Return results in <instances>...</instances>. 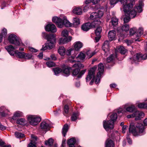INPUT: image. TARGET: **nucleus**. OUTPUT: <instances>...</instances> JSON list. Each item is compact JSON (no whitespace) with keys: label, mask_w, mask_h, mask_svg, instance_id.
<instances>
[{"label":"nucleus","mask_w":147,"mask_h":147,"mask_svg":"<svg viewBox=\"0 0 147 147\" xmlns=\"http://www.w3.org/2000/svg\"><path fill=\"white\" fill-rule=\"evenodd\" d=\"M103 15V12L100 10H99L97 12H92L90 15V18L94 21L91 23L88 22L83 24L81 26L82 29L84 31H87L91 28H95L100 23L99 18H101Z\"/></svg>","instance_id":"nucleus-1"},{"label":"nucleus","mask_w":147,"mask_h":147,"mask_svg":"<svg viewBox=\"0 0 147 147\" xmlns=\"http://www.w3.org/2000/svg\"><path fill=\"white\" fill-rule=\"evenodd\" d=\"M42 36L44 38L47 39L48 43L45 44L41 49L45 50L47 49H51L54 46L55 43L56 39L53 34H48L45 32H42Z\"/></svg>","instance_id":"nucleus-2"},{"label":"nucleus","mask_w":147,"mask_h":147,"mask_svg":"<svg viewBox=\"0 0 147 147\" xmlns=\"http://www.w3.org/2000/svg\"><path fill=\"white\" fill-rule=\"evenodd\" d=\"M117 118V114L116 113H113L110 116V120L103 121V127L107 131L113 129L114 122Z\"/></svg>","instance_id":"nucleus-3"},{"label":"nucleus","mask_w":147,"mask_h":147,"mask_svg":"<svg viewBox=\"0 0 147 147\" xmlns=\"http://www.w3.org/2000/svg\"><path fill=\"white\" fill-rule=\"evenodd\" d=\"M144 128L143 125L141 123H138L136 127L133 124H131L129 128V131L134 136L139 135V134L143 133L144 131Z\"/></svg>","instance_id":"nucleus-4"},{"label":"nucleus","mask_w":147,"mask_h":147,"mask_svg":"<svg viewBox=\"0 0 147 147\" xmlns=\"http://www.w3.org/2000/svg\"><path fill=\"white\" fill-rule=\"evenodd\" d=\"M133 7L132 4L124 6L123 7V11L125 13V16H128L131 18L135 17L137 13L136 10L133 9Z\"/></svg>","instance_id":"nucleus-5"},{"label":"nucleus","mask_w":147,"mask_h":147,"mask_svg":"<svg viewBox=\"0 0 147 147\" xmlns=\"http://www.w3.org/2000/svg\"><path fill=\"white\" fill-rule=\"evenodd\" d=\"M96 68V67L94 66L91 68L89 70L88 75L86 78L87 81H89L92 78V80L90 82V85H92L94 80L95 76V71Z\"/></svg>","instance_id":"nucleus-6"},{"label":"nucleus","mask_w":147,"mask_h":147,"mask_svg":"<svg viewBox=\"0 0 147 147\" xmlns=\"http://www.w3.org/2000/svg\"><path fill=\"white\" fill-rule=\"evenodd\" d=\"M30 124L32 125H37L41 121V118L36 116L29 115L27 117Z\"/></svg>","instance_id":"nucleus-7"},{"label":"nucleus","mask_w":147,"mask_h":147,"mask_svg":"<svg viewBox=\"0 0 147 147\" xmlns=\"http://www.w3.org/2000/svg\"><path fill=\"white\" fill-rule=\"evenodd\" d=\"M104 67L102 63H100L98 64V71L97 73L96 77L95 80V82L96 84H98L100 82V77L103 74L104 70Z\"/></svg>","instance_id":"nucleus-8"},{"label":"nucleus","mask_w":147,"mask_h":147,"mask_svg":"<svg viewBox=\"0 0 147 147\" xmlns=\"http://www.w3.org/2000/svg\"><path fill=\"white\" fill-rule=\"evenodd\" d=\"M147 59V54H144L142 55V54L140 53L137 54L136 55H134L132 58V63H137V62L140 61L142 60H145Z\"/></svg>","instance_id":"nucleus-9"},{"label":"nucleus","mask_w":147,"mask_h":147,"mask_svg":"<svg viewBox=\"0 0 147 147\" xmlns=\"http://www.w3.org/2000/svg\"><path fill=\"white\" fill-rule=\"evenodd\" d=\"M9 42L16 46H19L20 44V40L16 35L13 34H11L9 35L8 38Z\"/></svg>","instance_id":"nucleus-10"},{"label":"nucleus","mask_w":147,"mask_h":147,"mask_svg":"<svg viewBox=\"0 0 147 147\" xmlns=\"http://www.w3.org/2000/svg\"><path fill=\"white\" fill-rule=\"evenodd\" d=\"M73 67L76 68L73 70L72 74L74 76H76L79 73L80 69L84 67V65L80 63H76L73 65Z\"/></svg>","instance_id":"nucleus-11"},{"label":"nucleus","mask_w":147,"mask_h":147,"mask_svg":"<svg viewBox=\"0 0 147 147\" xmlns=\"http://www.w3.org/2000/svg\"><path fill=\"white\" fill-rule=\"evenodd\" d=\"M134 118H135V120H138L141 119L144 116V113L141 111H137L133 113Z\"/></svg>","instance_id":"nucleus-12"},{"label":"nucleus","mask_w":147,"mask_h":147,"mask_svg":"<svg viewBox=\"0 0 147 147\" xmlns=\"http://www.w3.org/2000/svg\"><path fill=\"white\" fill-rule=\"evenodd\" d=\"M45 29L47 31H51L52 32H55L57 29L55 26L52 24H48L45 27Z\"/></svg>","instance_id":"nucleus-13"},{"label":"nucleus","mask_w":147,"mask_h":147,"mask_svg":"<svg viewBox=\"0 0 147 147\" xmlns=\"http://www.w3.org/2000/svg\"><path fill=\"white\" fill-rule=\"evenodd\" d=\"M52 21L55 23L57 26L59 28H62L63 24L62 22V19L57 17H55L52 18Z\"/></svg>","instance_id":"nucleus-14"},{"label":"nucleus","mask_w":147,"mask_h":147,"mask_svg":"<svg viewBox=\"0 0 147 147\" xmlns=\"http://www.w3.org/2000/svg\"><path fill=\"white\" fill-rule=\"evenodd\" d=\"M16 48V47H13L11 45L5 47V49L11 55H14L15 53L14 50Z\"/></svg>","instance_id":"nucleus-15"},{"label":"nucleus","mask_w":147,"mask_h":147,"mask_svg":"<svg viewBox=\"0 0 147 147\" xmlns=\"http://www.w3.org/2000/svg\"><path fill=\"white\" fill-rule=\"evenodd\" d=\"M102 49L105 53H107L109 50V42L107 40L105 42L102 47Z\"/></svg>","instance_id":"nucleus-16"},{"label":"nucleus","mask_w":147,"mask_h":147,"mask_svg":"<svg viewBox=\"0 0 147 147\" xmlns=\"http://www.w3.org/2000/svg\"><path fill=\"white\" fill-rule=\"evenodd\" d=\"M108 38L110 41L116 39V32L114 30L110 31L108 33Z\"/></svg>","instance_id":"nucleus-17"},{"label":"nucleus","mask_w":147,"mask_h":147,"mask_svg":"<svg viewBox=\"0 0 147 147\" xmlns=\"http://www.w3.org/2000/svg\"><path fill=\"white\" fill-rule=\"evenodd\" d=\"M41 129L43 130H49L50 128L49 124L47 121H43L42 122L40 125Z\"/></svg>","instance_id":"nucleus-18"},{"label":"nucleus","mask_w":147,"mask_h":147,"mask_svg":"<svg viewBox=\"0 0 147 147\" xmlns=\"http://www.w3.org/2000/svg\"><path fill=\"white\" fill-rule=\"evenodd\" d=\"M62 22L63 24L62 27L64 25L66 27L72 26V23H70L67 20L65 16L64 17L63 19H62Z\"/></svg>","instance_id":"nucleus-19"},{"label":"nucleus","mask_w":147,"mask_h":147,"mask_svg":"<svg viewBox=\"0 0 147 147\" xmlns=\"http://www.w3.org/2000/svg\"><path fill=\"white\" fill-rule=\"evenodd\" d=\"M76 142V139L74 138H72L68 140L67 143L69 147H75L74 145Z\"/></svg>","instance_id":"nucleus-20"},{"label":"nucleus","mask_w":147,"mask_h":147,"mask_svg":"<svg viewBox=\"0 0 147 147\" xmlns=\"http://www.w3.org/2000/svg\"><path fill=\"white\" fill-rule=\"evenodd\" d=\"M114 144L112 140L108 139L105 143V147H113Z\"/></svg>","instance_id":"nucleus-21"},{"label":"nucleus","mask_w":147,"mask_h":147,"mask_svg":"<svg viewBox=\"0 0 147 147\" xmlns=\"http://www.w3.org/2000/svg\"><path fill=\"white\" fill-rule=\"evenodd\" d=\"M82 46V43L80 41L76 42L74 44V48L76 51H78Z\"/></svg>","instance_id":"nucleus-22"},{"label":"nucleus","mask_w":147,"mask_h":147,"mask_svg":"<svg viewBox=\"0 0 147 147\" xmlns=\"http://www.w3.org/2000/svg\"><path fill=\"white\" fill-rule=\"evenodd\" d=\"M80 24V22L79 18L75 17L73 18V23H72V26L76 27Z\"/></svg>","instance_id":"nucleus-23"},{"label":"nucleus","mask_w":147,"mask_h":147,"mask_svg":"<svg viewBox=\"0 0 147 147\" xmlns=\"http://www.w3.org/2000/svg\"><path fill=\"white\" fill-rule=\"evenodd\" d=\"M73 12L77 15H80L82 13V9L80 7H76L74 8L73 10Z\"/></svg>","instance_id":"nucleus-24"},{"label":"nucleus","mask_w":147,"mask_h":147,"mask_svg":"<svg viewBox=\"0 0 147 147\" xmlns=\"http://www.w3.org/2000/svg\"><path fill=\"white\" fill-rule=\"evenodd\" d=\"M71 68L70 67H67L64 69L62 71L64 76H69L70 75V70Z\"/></svg>","instance_id":"nucleus-25"},{"label":"nucleus","mask_w":147,"mask_h":147,"mask_svg":"<svg viewBox=\"0 0 147 147\" xmlns=\"http://www.w3.org/2000/svg\"><path fill=\"white\" fill-rule=\"evenodd\" d=\"M58 52L61 55H63L65 53V49L63 47H60L58 49Z\"/></svg>","instance_id":"nucleus-26"},{"label":"nucleus","mask_w":147,"mask_h":147,"mask_svg":"<svg viewBox=\"0 0 147 147\" xmlns=\"http://www.w3.org/2000/svg\"><path fill=\"white\" fill-rule=\"evenodd\" d=\"M68 129V125L67 124H65L62 129V134L63 136L65 137L66 133L67 132Z\"/></svg>","instance_id":"nucleus-27"},{"label":"nucleus","mask_w":147,"mask_h":147,"mask_svg":"<svg viewBox=\"0 0 147 147\" xmlns=\"http://www.w3.org/2000/svg\"><path fill=\"white\" fill-rule=\"evenodd\" d=\"M143 3L141 1H139V5L136 7V9H137L138 12L140 13L142 11V6H143Z\"/></svg>","instance_id":"nucleus-28"},{"label":"nucleus","mask_w":147,"mask_h":147,"mask_svg":"<svg viewBox=\"0 0 147 147\" xmlns=\"http://www.w3.org/2000/svg\"><path fill=\"white\" fill-rule=\"evenodd\" d=\"M117 49H118V51L121 54H124L126 52V50L122 46H121L119 47H118Z\"/></svg>","instance_id":"nucleus-29"},{"label":"nucleus","mask_w":147,"mask_h":147,"mask_svg":"<svg viewBox=\"0 0 147 147\" xmlns=\"http://www.w3.org/2000/svg\"><path fill=\"white\" fill-rule=\"evenodd\" d=\"M135 108L134 105H131L127 107L126 109L127 111L131 113L134 111L135 110Z\"/></svg>","instance_id":"nucleus-30"},{"label":"nucleus","mask_w":147,"mask_h":147,"mask_svg":"<svg viewBox=\"0 0 147 147\" xmlns=\"http://www.w3.org/2000/svg\"><path fill=\"white\" fill-rule=\"evenodd\" d=\"M118 20L116 18H112L111 19V22L113 26H115L118 24Z\"/></svg>","instance_id":"nucleus-31"},{"label":"nucleus","mask_w":147,"mask_h":147,"mask_svg":"<svg viewBox=\"0 0 147 147\" xmlns=\"http://www.w3.org/2000/svg\"><path fill=\"white\" fill-rule=\"evenodd\" d=\"M116 55H111L110 56L108 57L107 59V63H110L112 61L115 59V57H116Z\"/></svg>","instance_id":"nucleus-32"},{"label":"nucleus","mask_w":147,"mask_h":147,"mask_svg":"<svg viewBox=\"0 0 147 147\" xmlns=\"http://www.w3.org/2000/svg\"><path fill=\"white\" fill-rule=\"evenodd\" d=\"M53 70L55 74L57 75L62 71L61 69L59 67H56L53 69Z\"/></svg>","instance_id":"nucleus-33"},{"label":"nucleus","mask_w":147,"mask_h":147,"mask_svg":"<svg viewBox=\"0 0 147 147\" xmlns=\"http://www.w3.org/2000/svg\"><path fill=\"white\" fill-rule=\"evenodd\" d=\"M137 30L136 28H131L129 30V34L130 35H133L134 34L137 36Z\"/></svg>","instance_id":"nucleus-34"},{"label":"nucleus","mask_w":147,"mask_h":147,"mask_svg":"<svg viewBox=\"0 0 147 147\" xmlns=\"http://www.w3.org/2000/svg\"><path fill=\"white\" fill-rule=\"evenodd\" d=\"M121 29L122 31L126 32L129 30V26L128 24H124L121 26Z\"/></svg>","instance_id":"nucleus-35"},{"label":"nucleus","mask_w":147,"mask_h":147,"mask_svg":"<svg viewBox=\"0 0 147 147\" xmlns=\"http://www.w3.org/2000/svg\"><path fill=\"white\" fill-rule=\"evenodd\" d=\"M102 28L100 26L98 27L95 31V34L96 36H99L100 35V34L102 31Z\"/></svg>","instance_id":"nucleus-36"},{"label":"nucleus","mask_w":147,"mask_h":147,"mask_svg":"<svg viewBox=\"0 0 147 147\" xmlns=\"http://www.w3.org/2000/svg\"><path fill=\"white\" fill-rule=\"evenodd\" d=\"M53 140L52 138H50L45 142V144L49 146H51L53 144Z\"/></svg>","instance_id":"nucleus-37"},{"label":"nucleus","mask_w":147,"mask_h":147,"mask_svg":"<svg viewBox=\"0 0 147 147\" xmlns=\"http://www.w3.org/2000/svg\"><path fill=\"white\" fill-rule=\"evenodd\" d=\"M16 122L18 124L23 125H24L26 123V121L24 119L21 118L18 119Z\"/></svg>","instance_id":"nucleus-38"},{"label":"nucleus","mask_w":147,"mask_h":147,"mask_svg":"<svg viewBox=\"0 0 147 147\" xmlns=\"http://www.w3.org/2000/svg\"><path fill=\"white\" fill-rule=\"evenodd\" d=\"M16 55L20 58H24L25 57V53L24 52H18L16 53Z\"/></svg>","instance_id":"nucleus-39"},{"label":"nucleus","mask_w":147,"mask_h":147,"mask_svg":"<svg viewBox=\"0 0 147 147\" xmlns=\"http://www.w3.org/2000/svg\"><path fill=\"white\" fill-rule=\"evenodd\" d=\"M22 113L21 112L19 111H17L14 114L13 117V119H15V117H20L22 116Z\"/></svg>","instance_id":"nucleus-40"},{"label":"nucleus","mask_w":147,"mask_h":147,"mask_svg":"<svg viewBox=\"0 0 147 147\" xmlns=\"http://www.w3.org/2000/svg\"><path fill=\"white\" fill-rule=\"evenodd\" d=\"M79 115V113H74L71 117V121H75L77 119Z\"/></svg>","instance_id":"nucleus-41"},{"label":"nucleus","mask_w":147,"mask_h":147,"mask_svg":"<svg viewBox=\"0 0 147 147\" xmlns=\"http://www.w3.org/2000/svg\"><path fill=\"white\" fill-rule=\"evenodd\" d=\"M16 136L18 138H21L24 137V135L18 132H16L15 133Z\"/></svg>","instance_id":"nucleus-42"},{"label":"nucleus","mask_w":147,"mask_h":147,"mask_svg":"<svg viewBox=\"0 0 147 147\" xmlns=\"http://www.w3.org/2000/svg\"><path fill=\"white\" fill-rule=\"evenodd\" d=\"M138 107L140 108L147 109V103L143 102L139 103L138 105Z\"/></svg>","instance_id":"nucleus-43"},{"label":"nucleus","mask_w":147,"mask_h":147,"mask_svg":"<svg viewBox=\"0 0 147 147\" xmlns=\"http://www.w3.org/2000/svg\"><path fill=\"white\" fill-rule=\"evenodd\" d=\"M47 66L49 67H54L55 65V63L51 61H48L46 63Z\"/></svg>","instance_id":"nucleus-44"},{"label":"nucleus","mask_w":147,"mask_h":147,"mask_svg":"<svg viewBox=\"0 0 147 147\" xmlns=\"http://www.w3.org/2000/svg\"><path fill=\"white\" fill-rule=\"evenodd\" d=\"M143 33V29L142 27L139 28L138 31L137 32V36H141Z\"/></svg>","instance_id":"nucleus-45"},{"label":"nucleus","mask_w":147,"mask_h":147,"mask_svg":"<svg viewBox=\"0 0 147 147\" xmlns=\"http://www.w3.org/2000/svg\"><path fill=\"white\" fill-rule=\"evenodd\" d=\"M85 55L84 53H81L78 55L77 58L78 59L83 60L85 59Z\"/></svg>","instance_id":"nucleus-46"},{"label":"nucleus","mask_w":147,"mask_h":147,"mask_svg":"<svg viewBox=\"0 0 147 147\" xmlns=\"http://www.w3.org/2000/svg\"><path fill=\"white\" fill-rule=\"evenodd\" d=\"M66 39L65 38L63 39V38H60L59 41V44H64L67 43Z\"/></svg>","instance_id":"nucleus-47"},{"label":"nucleus","mask_w":147,"mask_h":147,"mask_svg":"<svg viewBox=\"0 0 147 147\" xmlns=\"http://www.w3.org/2000/svg\"><path fill=\"white\" fill-rule=\"evenodd\" d=\"M69 111V107L67 105H65L64 107V112H63V114L65 115L66 114H68Z\"/></svg>","instance_id":"nucleus-48"},{"label":"nucleus","mask_w":147,"mask_h":147,"mask_svg":"<svg viewBox=\"0 0 147 147\" xmlns=\"http://www.w3.org/2000/svg\"><path fill=\"white\" fill-rule=\"evenodd\" d=\"M95 53L92 52L90 51H88L86 53V55L88 56L89 58L92 57L94 55Z\"/></svg>","instance_id":"nucleus-49"},{"label":"nucleus","mask_w":147,"mask_h":147,"mask_svg":"<svg viewBox=\"0 0 147 147\" xmlns=\"http://www.w3.org/2000/svg\"><path fill=\"white\" fill-rule=\"evenodd\" d=\"M36 143V142H33V140H32L31 141L30 143L28 144V147H37L35 145Z\"/></svg>","instance_id":"nucleus-50"},{"label":"nucleus","mask_w":147,"mask_h":147,"mask_svg":"<svg viewBox=\"0 0 147 147\" xmlns=\"http://www.w3.org/2000/svg\"><path fill=\"white\" fill-rule=\"evenodd\" d=\"M62 35L64 37H66L68 35V32L66 30H63L62 32Z\"/></svg>","instance_id":"nucleus-51"},{"label":"nucleus","mask_w":147,"mask_h":147,"mask_svg":"<svg viewBox=\"0 0 147 147\" xmlns=\"http://www.w3.org/2000/svg\"><path fill=\"white\" fill-rule=\"evenodd\" d=\"M125 17L123 19L124 23H126L128 22L130 20L131 18L128 16H125Z\"/></svg>","instance_id":"nucleus-52"},{"label":"nucleus","mask_w":147,"mask_h":147,"mask_svg":"<svg viewBox=\"0 0 147 147\" xmlns=\"http://www.w3.org/2000/svg\"><path fill=\"white\" fill-rule=\"evenodd\" d=\"M32 53L26 54L25 53V57L24 58L28 59H30L32 57Z\"/></svg>","instance_id":"nucleus-53"},{"label":"nucleus","mask_w":147,"mask_h":147,"mask_svg":"<svg viewBox=\"0 0 147 147\" xmlns=\"http://www.w3.org/2000/svg\"><path fill=\"white\" fill-rule=\"evenodd\" d=\"M86 71V69L82 70L78 74L77 77L78 78H80L85 73Z\"/></svg>","instance_id":"nucleus-54"},{"label":"nucleus","mask_w":147,"mask_h":147,"mask_svg":"<svg viewBox=\"0 0 147 147\" xmlns=\"http://www.w3.org/2000/svg\"><path fill=\"white\" fill-rule=\"evenodd\" d=\"M120 1L123 5V7L125 5H129V4H131V3L127 4V0H121Z\"/></svg>","instance_id":"nucleus-55"},{"label":"nucleus","mask_w":147,"mask_h":147,"mask_svg":"<svg viewBox=\"0 0 147 147\" xmlns=\"http://www.w3.org/2000/svg\"><path fill=\"white\" fill-rule=\"evenodd\" d=\"M74 51V50L72 49H70L66 51V54L68 56H69L72 53V51Z\"/></svg>","instance_id":"nucleus-56"},{"label":"nucleus","mask_w":147,"mask_h":147,"mask_svg":"<svg viewBox=\"0 0 147 147\" xmlns=\"http://www.w3.org/2000/svg\"><path fill=\"white\" fill-rule=\"evenodd\" d=\"M127 125L123 126L122 127V132L123 133H125V130L127 128Z\"/></svg>","instance_id":"nucleus-57"},{"label":"nucleus","mask_w":147,"mask_h":147,"mask_svg":"<svg viewBox=\"0 0 147 147\" xmlns=\"http://www.w3.org/2000/svg\"><path fill=\"white\" fill-rule=\"evenodd\" d=\"M29 49L30 51L32 52H37V50L32 47H29Z\"/></svg>","instance_id":"nucleus-58"},{"label":"nucleus","mask_w":147,"mask_h":147,"mask_svg":"<svg viewBox=\"0 0 147 147\" xmlns=\"http://www.w3.org/2000/svg\"><path fill=\"white\" fill-rule=\"evenodd\" d=\"M118 1V0H111L110 3L111 5H113L116 3Z\"/></svg>","instance_id":"nucleus-59"},{"label":"nucleus","mask_w":147,"mask_h":147,"mask_svg":"<svg viewBox=\"0 0 147 147\" xmlns=\"http://www.w3.org/2000/svg\"><path fill=\"white\" fill-rule=\"evenodd\" d=\"M31 137L32 138V140H31V141L33 140V142H36V140L37 138L36 137L34 136L33 135H31Z\"/></svg>","instance_id":"nucleus-60"},{"label":"nucleus","mask_w":147,"mask_h":147,"mask_svg":"<svg viewBox=\"0 0 147 147\" xmlns=\"http://www.w3.org/2000/svg\"><path fill=\"white\" fill-rule=\"evenodd\" d=\"M7 30L5 28H4L2 30V34L5 35L7 34Z\"/></svg>","instance_id":"nucleus-61"},{"label":"nucleus","mask_w":147,"mask_h":147,"mask_svg":"<svg viewBox=\"0 0 147 147\" xmlns=\"http://www.w3.org/2000/svg\"><path fill=\"white\" fill-rule=\"evenodd\" d=\"M101 38V36H96V37H95V40L96 42H98L99 40Z\"/></svg>","instance_id":"nucleus-62"},{"label":"nucleus","mask_w":147,"mask_h":147,"mask_svg":"<svg viewBox=\"0 0 147 147\" xmlns=\"http://www.w3.org/2000/svg\"><path fill=\"white\" fill-rule=\"evenodd\" d=\"M127 142L128 143L130 144H132V141L127 136Z\"/></svg>","instance_id":"nucleus-63"},{"label":"nucleus","mask_w":147,"mask_h":147,"mask_svg":"<svg viewBox=\"0 0 147 147\" xmlns=\"http://www.w3.org/2000/svg\"><path fill=\"white\" fill-rule=\"evenodd\" d=\"M43 54L42 52H40L38 55V57L40 59H42L43 57Z\"/></svg>","instance_id":"nucleus-64"}]
</instances>
